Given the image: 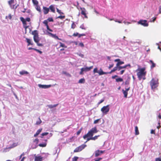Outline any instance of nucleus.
I'll use <instances>...</instances> for the list:
<instances>
[{
  "mask_svg": "<svg viewBox=\"0 0 161 161\" xmlns=\"http://www.w3.org/2000/svg\"><path fill=\"white\" fill-rule=\"evenodd\" d=\"M31 34L33 35L34 40L37 44V45L39 46H43V45L42 44L39 43L40 39L37 31V30H34L32 32Z\"/></svg>",
  "mask_w": 161,
  "mask_h": 161,
  "instance_id": "1",
  "label": "nucleus"
},
{
  "mask_svg": "<svg viewBox=\"0 0 161 161\" xmlns=\"http://www.w3.org/2000/svg\"><path fill=\"white\" fill-rule=\"evenodd\" d=\"M145 68H143L139 70V71L137 73V75L139 80H141L142 79L143 80L145 79V76L146 72L145 71Z\"/></svg>",
  "mask_w": 161,
  "mask_h": 161,
  "instance_id": "2",
  "label": "nucleus"
},
{
  "mask_svg": "<svg viewBox=\"0 0 161 161\" xmlns=\"http://www.w3.org/2000/svg\"><path fill=\"white\" fill-rule=\"evenodd\" d=\"M98 131L97 130L96 127H94L89 131L87 134L84 135L83 136V138L84 139H85L88 137H92L94 134L97 132Z\"/></svg>",
  "mask_w": 161,
  "mask_h": 161,
  "instance_id": "3",
  "label": "nucleus"
},
{
  "mask_svg": "<svg viewBox=\"0 0 161 161\" xmlns=\"http://www.w3.org/2000/svg\"><path fill=\"white\" fill-rule=\"evenodd\" d=\"M159 83L158 79L152 78L150 82V84L152 89L153 90L157 87Z\"/></svg>",
  "mask_w": 161,
  "mask_h": 161,
  "instance_id": "4",
  "label": "nucleus"
},
{
  "mask_svg": "<svg viewBox=\"0 0 161 161\" xmlns=\"http://www.w3.org/2000/svg\"><path fill=\"white\" fill-rule=\"evenodd\" d=\"M87 146L86 144H82L81 145L79 146L78 147L76 148L74 151V152L75 153L81 151L83 149H84L85 147Z\"/></svg>",
  "mask_w": 161,
  "mask_h": 161,
  "instance_id": "5",
  "label": "nucleus"
},
{
  "mask_svg": "<svg viewBox=\"0 0 161 161\" xmlns=\"http://www.w3.org/2000/svg\"><path fill=\"white\" fill-rule=\"evenodd\" d=\"M109 105L103 107L101 109V111L103 114H106L109 110Z\"/></svg>",
  "mask_w": 161,
  "mask_h": 161,
  "instance_id": "6",
  "label": "nucleus"
},
{
  "mask_svg": "<svg viewBox=\"0 0 161 161\" xmlns=\"http://www.w3.org/2000/svg\"><path fill=\"white\" fill-rule=\"evenodd\" d=\"M138 23L145 27L147 26L148 25V24L147 23V20H140L138 22Z\"/></svg>",
  "mask_w": 161,
  "mask_h": 161,
  "instance_id": "7",
  "label": "nucleus"
},
{
  "mask_svg": "<svg viewBox=\"0 0 161 161\" xmlns=\"http://www.w3.org/2000/svg\"><path fill=\"white\" fill-rule=\"evenodd\" d=\"M105 151L99 150H97L95 152V156L97 157L100 156L101 154L103 153Z\"/></svg>",
  "mask_w": 161,
  "mask_h": 161,
  "instance_id": "8",
  "label": "nucleus"
},
{
  "mask_svg": "<svg viewBox=\"0 0 161 161\" xmlns=\"http://www.w3.org/2000/svg\"><path fill=\"white\" fill-rule=\"evenodd\" d=\"M80 9L81 10V14L84 15L85 18H87L88 17L86 15V9L84 8L80 7Z\"/></svg>",
  "mask_w": 161,
  "mask_h": 161,
  "instance_id": "9",
  "label": "nucleus"
},
{
  "mask_svg": "<svg viewBox=\"0 0 161 161\" xmlns=\"http://www.w3.org/2000/svg\"><path fill=\"white\" fill-rule=\"evenodd\" d=\"M34 161H42L43 157L41 156H36L35 155Z\"/></svg>",
  "mask_w": 161,
  "mask_h": 161,
  "instance_id": "10",
  "label": "nucleus"
},
{
  "mask_svg": "<svg viewBox=\"0 0 161 161\" xmlns=\"http://www.w3.org/2000/svg\"><path fill=\"white\" fill-rule=\"evenodd\" d=\"M38 86L40 87L43 89H47L49 88L51 86V85H43L40 84L38 85Z\"/></svg>",
  "mask_w": 161,
  "mask_h": 161,
  "instance_id": "11",
  "label": "nucleus"
},
{
  "mask_svg": "<svg viewBox=\"0 0 161 161\" xmlns=\"http://www.w3.org/2000/svg\"><path fill=\"white\" fill-rule=\"evenodd\" d=\"M93 67V66H92L90 67H86L85 68H82V69L83 70V71H88L91 70L92 69Z\"/></svg>",
  "mask_w": 161,
  "mask_h": 161,
  "instance_id": "12",
  "label": "nucleus"
},
{
  "mask_svg": "<svg viewBox=\"0 0 161 161\" xmlns=\"http://www.w3.org/2000/svg\"><path fill=\"white\" fill-rule=\"evenodd\" d=\"M99 136H100V135H98V136H96L93 137L92 136L90 138H87V141H86L85 143L86 142L88 141H89L90 140H95L97 139L98 138V137Z\"/></svg>",
  "mask_w": 161,
  "mask_h": 161,
  "instance_id": "13",
  "label": "nucleus"
},
{
  "mask_svg": "<svg viewBox=\"0 0 161 161\" xmlns=\"http://www.w3.org/2000/svg\"><path fill=\"white\" fill-rule=\"evenodd\" d=\"M43 10L44 14H48L49 11V8L46 7H43Z\"/></svg>",
  "mask_w": 161,
  "mask_h": 161,
  "instance_id": "14",
  "label": "nucleus"
},
{
  "mask_svg": "<svg viewBox=\"0 0 161 161\" xmlns=\"http://www.w3.org/2000/svg\"><path fill=\"white\" fill-rule=\"evenodd\" d=\"M48 34L50 35L52 37L54 38L55 39H57L59 40H61V39L59 38L56 35V34H53L50 32H48Z\"/></svg>",
  "mask_w": 161,
  "mask_h": 161,
  "instance_id": "15",
  "label": "nucleus"
},
{
  "mask_svg": "<svg viewBox=\"0 0 161 161\" xmlns=\"http://www.w3.org/2000/svg\"><path fill=\"white\" fill-rule=\"evenodd\" d=\"M20 20L22 22L23 25V26L26 25L27 24L25 20L22 17L20 18Z\"/></svg>",
  "mask_w": 161,
  "mask_h": 161,
  "instance_id": "16",
  "label": "nucleus"
},
{
  "mask_svg": "<svg viewBox=\"0 0 161 161\" xmlns=\"http://www.w3.org/2000/svg\"><path fill=\"white\" fill-rule=\"evenodd\" d=\"M49 8V9H50L51 12H52L54 13H55V8L53 5H51L50 6Z\"/></svg>",
  "mask_w": 161,
  "mask_h": 161,
  "instance_id": "17",
  "label": "nucleus"
},
{
  "mask_svg": "<svg viewBox=\"0 0 161 161\" xmlns=\"http://www.w3.org/2000/svg\"><path fill=\"white\" fill-rule=\"evenodd\" d=\"M42 130V128H40V129H39V130H38L36 133L34 135V136L35 137H36L41 132Z\"/></svg>",
  "mask_w": 161,
  "mask_h": 161,
  "instance_id": "18",
  "label": "nucleus"
},
{
  "mask_svg": "<svg viewBox=\"0 0 161 161\" xmlns=\"http://www.w3.org/2000/svg\"><path fill=\"white\" fill-rule=\"evenodd\" d=\"M149 62L151 64H152L150 66L151 69H152L156 66L155 64L154 63L152 60H150Z\"/></svg>",
  "mask_w": 161,
  "mask_h": 161,
  "instance_id": "19",
  "label": "nucleus"
},
{
  "mask_svg": "<svg viewBox=\"0 0 161 161\" xmlns=\"http://www.w3.org/2000/svg\"><path fill=\"white\" fill-rule=\"evenodd\" d=\"M100 71H98V73L99 74V75H102L103 74H108V72H105L103 71L101 69H100Z\"/></svg>",
  "mask_w": 161,
  "mask_h": 161,
  "instance_id": "20",
  "label": "nucleus"
},
{
  "mask_svg": "<svg viewBox=\"0 0 161 161\" xmlns=\"http://www.w3.org/2000/svg\"><path fill=\"white\" fill-rule=\"evenodd\" d=\"M26 40L27 42L28 43V46L33 44L31 42V40L30 39L26 38Z\"/></svg>",
  "mask_w": 161,
  "mask_h": 161,
  "instance_id": "21",
  "label": "nucleus"
},
{
  "mask_svg": "<svg viewBox=\"0 0 161 161\" xmlns=\"http://www.w3.org/2000/svg\"><path fill=\"white\" fill-rule=\"evenodd\" d=\"M139 132L138 130V128L137 126L135 127V134L136 135H139Z\"/></svg>",
  "mask_w": 161,
  "mask_h": 161,
  "instance_id": "22",
  "label": "nucleus"
},
{
  "mask_svg": "<svg viewBox=\"0 0 161 161\" xmlns=\"http://www.w3.org/2000/svg\"><path fill=\"white\" fill-rule=\"evenodd\" d=\"M118 67L116 66L114 67L112 70L110 72H108V74H111L112 73L115 72L116 70H118Z\"/></svg>",
  "mask_w": 161,
  "mask_h": 161,
  "instance_id": "23",
  "label": "nucleus"
},
{
  "mask_svg": "<svg viewBox=\"0 0 161 161\" xmlns=\"http://www.w3.org/2000/svg\"><path fill=\"white\" fill-rule=\"evenodd\" d=\"M19 74L21 75H24V74H28V73L25 70H22L20 71L19 72Z\"/></svg>",
  "mask_w": 161,
  "mask_h": 161,
  "instance_id": "24",
  "label": "nucleus"
},
{
  "mask_svg": "<svg viewBox=\"0 0 161 161\" xmlns=\"http://www.w3.org/2000/svg\"><path fill=\"white\" fill-rule=\"evenodd\" d=\"M122 92L123 93L124 95V97L125 98H127V95H128V92L125 91V90H122Z\"/></svg>",
  "mask_w": 161,
  "mask_h": 161,
  "instance_id": "25",
  "label": "nucleus"
},
{
  "mask_svg": "<svg viewBox=\"0 0 161 161\" xmlns=\"http://www.w3.org/2000/svg\"><path fill=\"white\" fill-rule=\"evenodd\" d=\"M17 143H13L10 147H8V148L11 149L12 148H13V147H16V146H17Z\"/></svg>",
  "mask_w": 161,
  "mask_h": 161,
  "instance_id": "26",
  "label": "nucleus"
},
{
  "mask_svg": "<svg viewBox=\"0 0 161 161\" xmlns=\"http://www.w3.org/2000/svg\"><path fill=\"white\" fill-rule=\"evenodd\" d=\"M130 77H128L125 82V85H129L130 83Z\"/></svg>",
  "mask_w": 161,
  "mask_h": 161,
  "instance_id": "27",
  "label": "nucleus"
},
{
  "mask_svg": "<svg viewBox=\"0 0 161 161\" xmlns=\"http://www.w3.org/2000/svg\"><path fill=\"white\" fill-rule=\"evenodd\" d=\"M32 3L34 5H37L38 4V2L37 0H32Z\"/></svg>",
  "mask_w": 161,
  "mask_h": 161,
  "instance_id": "28",
  "label": "nucleus"
},
{
  "mask_svg": "<svg viewBox=\"0 0 161 161\" xmlns=\"http://www.w3.org/2000/svg\"><path fill=\"white\" fill-rule=\"evenodd\" d=\"M124 63V62L123 61H120V60L119 62H117L116 64V66H119V65H120L121 64H123Z\"/></svg>",
  "mask_w": 161,
  "mask_h": 161,
  "instance_id": "29",
  "label": "nucleus"
},
{
  "mask_svg": "<svg viewBox=\"0 0 161 161\" xmlns=\"http://www.w3.org/2000/svg\"><path fill=\"white\" fill-rule=\"evenodd\" d=\"M60 44V46L59 47H65V48H67V46H66L64 44H63L61 42H59Z\"/></svg>",
  "mask_w": 161,
  "mask_h": 161,
  "instance_id": "30",
  "label": "nucleus"
},
{
  "mask_svg": "<svg viewBox=\"0 0 161 161\" xmlns=\"http://www.w3.org/2000/svg\"><path fill=\"white\" fill-rule=\"evenodd\" d=\"M14 3V0H10L8 1V3L9 5L11 7L12 4Z\"/></svg>",
  "mask_w": 161,
  "mask_h": 161,
  "instance_id": "31",
  "label": "nucleus"
},
{
  "mask_svg": "<svg viewBox=\"0 0 161 161\" xmlns=\"http://www.w3.org/2000/svg\"><path fill=\"white\" fill-rule=\"evenodd\" d=\"M36 9L39 11V12L40 13H41V8L38 5H36Z\"/></svg>",
  "mask_w": 161,
  "mask_h": 161,
  "instance_id": "32",
  "label": "nucleus"
},
{
  "mask_svg": "<svg viewBox=\"0 0 161 161\" xmlns=\"http://www.w3.org/2000/svg\"><path fill=\"white\" fill-rule=\"evenodd\" d=\"M123 81V79L121 78H119L116 79V81L117 82H122Z\"/></svg>",
  "mask_w": 161,
  "mask_h": 161,
  "instance_id": "33",
  "label": "nucleus"
},
{
  "mask_svg": "<svg viewBox=\"0 0 161 161\" xmlns=\"http://www.w3.org/2000/svg\"><path fill=\"white\" fill-rule=\"evenodd\" d=\"M12 18V15L11 14H8V16H6V19H11Z\"/></svg>",
  "mask_w": 161,
  "mask_h": 161,
  "instance_id": "34",
  "label": "nucleus"
},
{
  "mask_svg": "<svg viewBox=\"0 0 161 161\" xmlns=\"http://www.w3.org/2000/svg\"><path fill=\"white\" fill-rule=\"evenodd\" d=\"M39 120L36 122V125H39L42 122V120H41L40 118L38 119Z\"/></svg>",
  "mask_w": 161,
  "mask_h": 161,
  "instance_id": "35",
  "label": "nucleus"
},
{
  "mask_svg": "<svg viewBox=\"0 0 161 161\" xmlns=\"http://www.w3.org/2000/svg\"><path fill=\"white\" fill-rule=\"evenodd\" d=\"M85 80L84 79L82 78L80 79L79 81V83H84L85 82Z\"/></svg>",
  "mask_w": 161,
  "mask_h": 161,
  "instance_id": "36",
  "label": "nucleus"
},
{
  "mask_svg": "<svg viewBox=\"0 0 161 161\" xmlns=\"http://www.w3.org/2000/svg\"><path fill=\"white\" fill-rule=\"evenodd\" d=\"M76 25L75 24V22H73L71 24V28L73 29H74L76 27Z\"/></svg>",
  "mask_w": 161,
  "mask_h": 161,
  "instance_id": "37",
  "label": "nucleus"
},
{
  "mask_svg": "<svg viewBox=\"0 0 161 161\" xmlns=\"http://www.w3.org/2000/svg\"><path fill=\"white\" fill-rule=\"evenodd\" d=\"M82 130V128H81L76 133V135L77 136L79 135L80 133L81 132V131Z\"/></svg>",
  "mask_w": 161,
  "mask_h": 161,
  "instance_id": "38",
  "label": "nucleus"
},
{
  "mask_svg": "<svg viewBox=\"0 0 161 161\" xmlns=\"http://www.w3.org/2000/svg\"><path fill=\"white\" fill-rule=\"evenodd\" d=\"M46 143H45L44 144H40L38 145L40 147H44L46 146Z\"/></svg>",
  "mask_w": 161,
  "mask_h": 161,
  "instance_id": "39",
  "label": "nucleus"
},
{
  "mask_svg": "<svg viewBox=\"0 0 161 161\" xmlns=\"http://www.w3.org/2000/svg\"><path fill=\"white\" fill-rule=\"evenodd\" d=\"M48 134V132H44V133H42L41 134V138H42V137H43L44 136L47 135Z\"/></svg>",
  "mask_w": 161,
  "mask_h": 161,
  "instance_id": "40",
  "label": "nucleus"
},
{
  "mask_svg": "<svg viewBox=\"0 0 161 161\" xmlns=\"http://www.w3.org/2000/svg\"><path fill=\"white\" fill-rule=\"evenodd\" d=\"M57 11L60 14H64L63 12H61V10H59L58 8H57Z\"/></svg>",
  "mask_w": 161,
  "mask_h": 161,
  "instance_id": "41",
  "label": "nucleus"
},
{
  "mask_svg": "<svg viewBox=\"0 0 161 161\" xmlns=\"http://www.w3.org/2000/svg\"><path fill=\"white\" fill-rule=\"evenodd\" d=\"M48 21L47 20H44L43 22V23L45 24L46 26L48 25Z\"/></svg>",
  "mask_w": 161,
  "mask_h": 161,
  "instance_id": "42",
  "label": "nucleus"
},
{
  "mask_svg": "<svg viewBox=\"0 0 161 161\" xmlns=\"http://www.w3.org/2000/svg\"><path fill=\"white\" fill-rule=\"evenodd\" d=\"M128 66L129 67H130L131 66L130 64H126L124 66H123V69H125Z\"/></svg>",
  "mask_w": 161,
  "mask_h": 161,
  "instance_id": "43",
  "label": "nucleus"
},
{
  "mask_svg": "<svg viewBox=\"0 0 161 161\" xmlns=\"http://www.w3.org/2000/svg\"><path fill=\"white\" fill-rule=\"evenodd\" d=\"M24 27V28L25 29V34H26L27 33V29L28 28L29 26L27 25H25Z\"/></svg>",
  "mask_w": 161,
  "mask_h": 161,
  "instance_id": "44",
  "label": "nucleus"
},
{
  "mask_svg": "<svg viewBox=\"0 0 161 161\" xmlns=\"http://www.w3.org/2000/svg\"><path fill=\"white\" fill-rule=\"evenodd\" d=\"M78 159V157H74L72 159L73 161H77Z\"/></svg>",
  "mask_w": 161,
  "mask_h": 161,
  "instance_id": "45",
  "label": "nucleus"
},
{
  "mask_svg": "<svg viewBox=\"0 0 161 161\" xmlns=\"http://www.w3.org/2000/svg\"><path fill=\"white\" fill-rule=\"evenodd\" d=\"M80 28H81L83 30H86V28H85L84 25L83 24H82L80 26Z\"/></svg>",
  "mask_w": 161,
  "mask_h": 161,
  "instance_id": "46",
  "label": "nucleus"
},
{
  "mask_svg": "<svg viewBox=\"0 0 161 161\" xmlns=\"http://www.w3.org/2000/svg\"><path fill=\"white\" fill-rule=\"evenodd\" d=\"M118 67V70L119 71L122 69H123V66H120V65H119V66H117Z\"/></svg>",
  "mask_w": 161,
  "mask_h": 161,
  "instance_id": "47",
  "label": "nucleus"
},
{
  "mask_svg": "<svg viewBox=\"0 0 161 161\" xmlns=\"http://www.w3.org/2000/svg\"><path fill=\"white\" fill-rule=\"evenodd\" d=\"M34 142H35L36 144H38L39 142V139L37 138L34 141Z\"/></svg>",
  "mask_w": 161,
  "mask_h": 161,
  "instance_id": "48",
  "label": "nucleus"
},
{
  "mask_svg": "<svg viewBox=\"0 0 161 161\" xmlns=\"http://www.w3.org/2000/svg\"><path fill=\"white\" fill-rule=\"evenodd\" d=\"M47 20L49 22H53V19L52 18H49Z\"/></svg>",
  "mask_w": 161,
  "mask_h": 161,
  "instance_id": "49",
  "label": "nucleus"
},
{
  "mask_svg": "<svg viewBox=\"0 0 161 161\" xmlns=\"http://www.w3.org/2000/svg\"><path fill=\"white\" fill-rule=\"evenodd\" d=\"M34 50L36 51L38 53H39L40 54H41L42 53V51L39 50L38 49H36V48H35V49H34Z\"/></svg>",
  "mask_w": 161,
  "mask_h": 161,
  "instance_id": "50",
  "label": "nucleus"
},
{
  "mask_svg": "<svg viewBox=\"0 0 161 161\" xmlns=\"http://www.w3.org/2000/svg\"><path fill=\"white\" fill-rule=\"evenodd\" d=\"M65 18V16H59L57 17L58 18H59L61 19H64Z\"/></svg>",
  "mask_w": 161,
  "mask_h": 161,
  "instance_id": "51",
  "label": "nucleus"
},
{
  "mask_svg": "<svg viewBox=\"0 0 161 161\" xmlns=\"http://www.w3.org/2000/svg\"><path fill=\"white\" fill-rule=\"evenodd\" d=\"M93 72L94 73H98V71L97 70V68H95L93 70Z\"/></svg>",
  "mask_w": 161,
  "mask_h": 161,
  "instance_id": "52",
  "label": "nucleus"
},
{
  "mask_svg": "<svg viewBox=\"0 0 161 161\" xmlns=\"http://www.w3.org/2000/svg\"><path fill=\"white\" fill-rule=\"evenodd\" d=\"M156 19V17H154L152 18V20H151V22H154Z\"/></svg>",
  "mask_w": 161,
  "mask_h": 161,
  "instance_id": "53",
  "label": "nucleus"
},
{
  "mask_svg": "<svg viewBox=\"0 0 161 161\" xmlns=\"http://www.w3.org/2000/svg\"><path fill=\"white\" fill-rule=\"evenodd\" d=\"M79 45L82 47H83L84 46V45L83 44V43L82 42H80L79 44Z\"/></svg>",
  "mask_w": 161,
  "mask_h": 161,
  "instance_id": "54",
  "label": "nucleus"
},
{
  "mask_svg": "<svg viewBox=\"0 0 161 161\" xmlns=\"http://www.w3.org/2000/svg\"><path fill=\"white\" fill-rule=\"evenodd\" d=\"M114 66V64H111L109 65V66L108 67L109 69H110L111 68H112Z\"/></svg>",
  "mask_w": 161,
  "mask_h": 161,
  "instance_id": "55",
  "label": "nucleus"
},
{
  "mask_svg": "<svg viewBox=\"0 0 161 161\" xmlns=\"http://www.w3.org/2000/svg\"><path fill=\"white\" fill-rule=\"evenodd\" d=\"M86 35L84 34H79L78 35V37L80 38L81 37V36H85Z\"/></svg>",
  "mask_w": 161,
  "mask_h": 161,
  "instance_id": "56",
  "label": "nucleus"
},
{
  "mask_svg": "<svg viewBox=\"0 0 161 161\" xmlns=\"http://www.w3.org/2000/svg\"><path fill=\"white\" fill-rule=\"evenodd\" d=\"M104 101V99H103L101 100L98 103V105H99L102 103H103Z\"/></svg>",
  "mask_w": 161,
  "mask_h": 161,
  "instance_id": "57",
  "label": "nucleus"
},
{
  "mask_svg": "<svg viewBox=\"0 0 161 161\" xmlns=\"http://www.w3.org/2000/svg\"><path fill=\"white\" fill-rule=\"evenodd\" d=\"M125 69H123L122 70H121L120 71V75H122L125 72Z\"/></svg>",
  "mask_w": 161,
  "mask_h": 161,
  "instance_id": "58",
  "label": "nucleus"
},
{
  "mask_svg": "<svg viewBox=\"0 0 161 161\" xmlns=\"http://www.w3.org/2000/svg\"><path fill=\"white\" fill-rule=\"evenodd\" d=\"M151 133L152 134H155V130H152L151 131Z\"/></svg>",
  "mask_w": 161,
  "mask_h": 161,
  "instance_id": "59",
  "label": "nucleus"
},
{
  "mask_svg": "<svg viewBox=\"0 0 161 161\" xmlns=\"http://www.w3.org/2000/svg\"><path fill=\"white\" fill-rule=\"evenodd\" d=\"M79 33H74L73 34V36H78Z\"/></svg>",
  "mask_w": 161,
  "mask_h": 161,
  "instance_id": "60",
  "label": "nucleus"
},
{
  "mask_svg": "<svg viewBox=\"0 0 161 161\" xmlns=\"http://www.w3.org/2000/svg\"><path fill=\"white\" fill-rule=\"evenodd\" d=\"M99 120H100V119H97V120H95L94 121V123L95 124L97 123L99 121Z\"/></svg>",
  "mask_w": 161,
  "mask_h": 161,
  "instance_id": "61",
  "label": "nucleus"
},
{
  "mask_svg": "<svg viewBox=\"0 0 161 161\" xmlns=\"http://www.w3.org/2000/svg\"><path fill=\"white\" fill-rule=\"evenodd\" d=\"M26 21L30 22L31 20L30 18H27L25 19Z\"/></svg>",
  "mask_w": 161,
  "mask_h": 161,
  "instance_id": "62",
  "label": "nucleus"
},
{
  "mask_svg": "<svg viewBox=\"0 0 161 161\" xmlns=\"http://www.w3.org/2000/svg\"><path fill=\"white\" fill-rule=\"evenodd\" d=\"M78 55L79 56H80V57H81L83 58L84 57V55L83 54H82L81 53H80L79 54H78Z\"/></svg>",
  "mask_w": 161,
  "mask_h": 161,
  "instance_id": "63",
  "label": "nucleus"
},
{
  "mask_svg": "<svg viewBox=\"0 0 161 161\" xmlns=\"http://www.w3.org/2000/svg\"><path fill=\"white\" fill-rule=\"evenodd\" d=\"M156 161H161V158H156Z\"/></svg>",
  "mask_w": 161,
  "mask_h": 161,
  "instance_id": "64",
  "label": "nucleus"
}]
</instances>
